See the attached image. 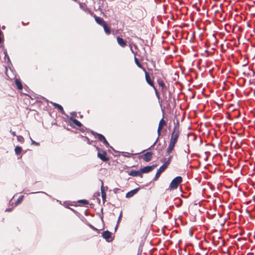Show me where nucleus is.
Returning a JSON list of instances; mask_svg holds the SVG:
<instances>
[{"mask_svg": "<svg viewBox=\"0 0 255 255\" xmlns=\"http://www.w3.org/2000/svg\"><path fill=\"white\" fill-rule=\"evenodd\" d=\"M17 139L19 142L21 143H23L24 141V138L21 135L17 136Z\"/></svg>", "mask_w": 255, "mask_h": 255, "instance_id": "473e14b6", "label": "nucleus"}, {"mask_svg": "<svg viewBox=\"0 0 255 255\" xmlns=\"http://www.w3.org/2000/svg\"><path fill=\"white\" fill-rule=\"evenodd\" d=\"M153 89L155 91V95H156V96L157 97V98L158 99V100H159L160 99V96H159V93L157 91V89L155 87H154L153 88Z\"/></svg>", "mask_w": 255, "mask_h": 255, "instance_id": "e433bc0d", "label": "nucleus"}, {"mask_svg": "<svg viewBox=\"0 0 255 255\" xmlns=\"http://www.w3.org/2000/svg\"><path fill=\"white\" fill-rule=\"evenodd\" d=\"M104 1L103 0V3H104ZM98 9L102 12H104V11H106L105 9H104V3H102L101 5H100Z\"/></svg>", "mask_w": 255, "mask_h": 255, "instance_id": "f704fd0d", "label": "nucleus"}, {"mask_svg": "<svg viewBox=\"0 0 255 255\" xmlns=\"http://www.w3.org/2000/svg\"><path fill=\"white\" fill-rule=\"evenodd\" d=\"M159 137V136H158V137L156 138V140L154 141V142H153V143L152 144V145H151L150 147L148 148L147 149H145V150H143L142 152L145 151L146 150H149V149H151L152 147H153L156 144V143H157V140H158Z\"/></svg>", "mask_w": 255, "mask_h": 255, "instance_id": "72a5a7b5", "label": "nucleus"}, {"mask_svg": "<svg viewBox=\"0 0 255 255\" xmlns=\"http://www.w3.org/2000/svg\"><path fill=\"white\" fill-rule=\"evenodd\" d=\"M128 175L133 177H142V174L141 173V172L140 171V170L139 171L132 170L128 172Z\"/></svg>", "mask_w": 255, "mask_h": 255, "instance_id": "9b49d317", "label": "nucleus"}, {"mask_svg": "<svg viewBox=\"0 0 255 255\" xmlns=\"http://www.w3.org/2000/svg\"><path fill=\"white\" fill-rule=\"evenodd\" d=\"M180 133L179 122L177 120L176 122H174V128L171 134L170 138L178 140Z\"/></svg>", "mask_w": 255, "mask_h": 255, "instance_id": "f257e3e1", "label": "nucleus"}, {"mask_svg": "<svg viewBox=\"0 0 255 255\" xmlns=\"http://www.w3.org/2000/svg\"><path fill=\"white\" fill-rule=\"evenodd\" d=\"M87 130V128L85 127H82L81 129H80V130L82 132H84L86 130Z\"/></svg>", "mask_w": 255, "mask_h": 255, "instance_id": "a18cd8bd", "label": "nucleus"}, {"mask_svg": "<svg viewBox=\"0 0 255 255\" xmlns=\"http://www.w3.org/2000/svg\"><path fill=\"white\" fill-rule=\"evenodd\" d=\"M3 53L4 54V59H7L8 66L9 67L10 70L12 72V70L10 67V66H12V63H11L10 58L7 54V50L6 49H3Z\"/></svg>", "mask_w": 255, "mask_h": 255, "instance_id": "4468645a", "label": "nucleus"}, {"mask_svg": "<svg viewBox=\"0 0 255 255\" xmlns=\"http://www.w3.org/2000/svg\"><path fill=\"white\" fill-rule=\"evenodd\" d=\"M166 168L167 167L165 166V165H162L157 171L155 177L154 178V180H157V179L160 176L161 173L163 172Z\"/></svg>", "mask_w": 255, "mask_h": 255, "instance_id": "1a4fd4ad", "label": "nucleus"}, {"mask_svg": "<svg viewBox=\"0 0 255 255\" xmlns=\"http://www.w3.org/2000/svg\"><path fill=\"white\" fill-rule=\"evenodd\" d=\"M0 36H3V33L0 29Z\"/></svg>", "mask_w": 255, "mask_h": 255, "instance_id": "864d4df0", "label": "nucleus"}, {"mask_svg": "<svg viewBox=\"0 0 255 255\" xmlns=\"http://www.w3.org/2000/svg\"><path fill=\"white\" fill-rule=\"evenodd\" d=\"M70 114H71V117H73V118L74 117H76L77 116V113L75 112H71Z\"/></svg>", "mask_w": 255, "mask_h": 255, "instance_id": "37998d69", "label": "nucleus"}, {"mask_svg": "<svg viewBox=\"0 0 255 255\" xmlns=\"http://www.w3.org/2000/svg\"><path fill=\"white\" fill-rule=\"evenodd\" d=\"M85 138L86 139L88 144H91L93 141H91L88 137H85Z\"/></svg>", "mask_w": 255, "mask_h": 255, "instance_id": "c03bdc74", "label": "nucleus"}, {"mask_svg": "<svg viewBox=\"0 0 255 255\" xmlns=\"http://www.w3.org/2000/svg\"><path fill=\"white\" fill-rule=\"evenodd\" d=\"M131 51H132V53H134L133 50L132 49V48H131Z\"/></svg>", "mask_w": 255, "mask_h": 255, "instance_id": "bf43d9fd", "label": "nucleus"}, {"mask_svg": "<svg viewBox=\"0 0 255 255\" xmlns=\"http://www.w3.org/2000/svg\"><path fill=\"white\" fill-rule=\"evenodd\" d=\"M15 85H16L18 89L21 90L22 89V85L21 81H20L19 79H15Z\"/></svg>", "mask_w": 255, "mask_h": 255, "instance_id": "b1692460", "label": "nucleus"}, {"mask_svg": "<svg viewBox=\"0 0 255 255\" xmlns=\"http://www.w3.org/2000/svg\"><path fill=\"white\" fill-rule=\"evenodd\" d=\"M119 190V189H118V188H115V189H114V192H115V193H116V192H117V190Z\"/></svg>", "mask_w": 255, "mask_h": 255, "instance_id": "5fc2aeb1", "label": "nucleus"}, {"mask_svg": "<svg viewBox=\"0 0 255 255\" xmlns=\"http://www.w3.org/2000/svg\"><path fill=\"white\" fill-rule=\"evenodd\" d=\"M184 152L187 153V157H188V154L190 152L189 144L187 145V148L184 149Z\"/></svg>", "mask_w": 255, "mask_h": 255, "instance_id": "c9c22d12", "label": "nucleus"}, {"mask_svg": "<svg viewBox=\"0 0 255 255\" xmlns=\"http://www.w3.org/2000/svg\"><path fill=\"white\" fill-rule=\"evenodd\" d=\"M44 193V194L47 195V194L44 192H31V194H35V193Z\"/></svg>", "mask_w": 255, "mask_h": 255, "instance_id": "09e8293b", "label": "nucleus"}, {"mask_svg": "<svg viewBox=\"0 0 255 255\" xmlns=\"http://www.w3.org/2000/svg\"><path fill=\"white\" fill-rule=\"evenodd\" d=\"M23 198V196H20L15 202V206L18 205L22 201Z\"/></svg>", "mask_w": 255, "mask_h": 255, "instance_id": "7c9ffc66", "label": "nucleus"}, {"mask_svg": "<svg viewBox=\"0 0 255 255\" xmlns=\"http://www.w3.org/2000/svg\"><path fill=\"white\" fill-rule=\"evenodd\" d=\"M69 120L71 121L75 125L79 127H82V124L77 120L73 118V117H70Z\"/></svg>", "mask_w": 255, "mask_h": 255, "instance_id": "aec40b11", "label": "nucleus"}, {"mask_svg": "<svg viewBox=\"0 0 255 255\" xmlns=\"http://www.w3.org/2000/svg\"><path fill=\"white\" fill-rule=\"evenodd\" d=\"M156 166L157 164H153L151 166H146L141 168L140 169V171L141 172V173H147L153 170Z\"/></svg>", "mask_w": 255, "mask_h": 255, "instance_id": "20e7f679", "label": "nucleus"}, {"mask_svg": "<svg viewBox=\"0 0 255 255\" xmlns=\"http://www.w3.org/2000/svg\"><path fill=\"white\" fill-rule=\"evenodd\" d=\"M118 44L122 47H125L127 46L126 41L122 37L118 36L117 38Z\"/></svg>", "mask_w": 255, "mask_h": 255, "instance_id": "2eb2a0df", "label": "nucleus"}, {"mask_svg": "<svg viewBox=\"0 0 255 255\" xmlns=\"http://www.w3.org/2000/svg\"><path fill=\"white\" fill-rule=\"evenodd\" d=\"M101 193H102V198L103 202H105L106 200V193L104 190L103 184L102 183V185L101 187Z\"/></svg>", "mask_w": 255, "mask_h": 255, "instance_id": "6ab92c4d", "label": "nucleus"}, {"mask_svg": "<svg viewBox=\"0 0 255 255\" xmlns=\"http://www.w3.org/2000/svg\"><path fill=\"white\" fill-rule=\"evenodd\" d=\"M7 69L6 67H5V74L6 75V76H7L8 78H10V77L7 75Z\"/></svg>", "mask_w": 255, "mask_h": 255, "instance_id": "3c124183", "label": "nucleus"}, {"mask_svg": "<svg viewBox=\"0 0 255 255\" xmlns=\"http://www.w3.org/2000/svg\"><path fill=\"white\" fill-rule=\"evenodd\" d=\"M50 103L53 106H54L55 108H57L61 114H64V111L63 110V108L60 105H59L55 103H53L52 102H50Z\"/></svg>", "mask_w": 255, "mask_h": 255, "instance_id": "dca6fc26", "label": "nucleus"}, {"mask_svg": "<svg viewBox=\"0 0 255 255\" xmlns=\"http://www.w3.org/2000/svg\"><path fill=\"white\" fill-rule=\"evenodd\" d=\"M90 132L95 137H97L98 140L101 142H102L105 139V137L102 134L97 133L92 130H90Z\"/></svg>", "mask_w": 255, "mask_h": 255, "instance_id": "9d476101", "label": "nucleus"}, {"mask_svg": "<svg viewBox=\"0 0 255 255\" xmlns=\"http://www.w3.org/2000/svg\"><path fill=\"white\" fill-rule=\"evenodd\" d=\"M172 158H173L172 155H169V156L167 158V159L165 161H164L163 165H165V166L167 168L168 165L170 164Z\"/></svg>", "mask_w": 255, "mask_h": 255, "instance_id": "4be33fe9", "label": "nucleus"}, {"mask_svg": "<svg viewBox=\"0 0 255 255\" xmlns=\"http://www.w3.org/2000/svg\"><path fill=\"white\" fill-rule=\"evenodd\" d=\"M166 125V123L164 120L163 118H162L159 121V123L158 125V128H157V134L158 136H160L161 135V131L163 127V126Z\"/></svg>", "mask_w": 255, "mask_h": 255, "instance_id": "6e6552de", "label": "nucleus"}, {"mask_svg": "<svg viewBox=\"0 0 255 255\" xmlns=\"http://www.w3.org/2000/svg\"><path fill=\"white\" fill-rule=\"evenodd\" d=\"M34 99H36V101H38L39 102H42V100L46 102L47 103L48 102V100H47L46 98H45L43 97H42L41 96H37V95H34L33 96Z\"/></svg>", "mask_w": 255, "mask_h": 255, "instance_id": "a211bd4d", "label": "nucleus"}, {"mask_svg": "<svg viewBox=\"0 0 255 255\" xmlns=\"http://www.w3.org/2000/svg\"><path fill=\"white\" fill-rule=\"evenodd\" d=\"M174 146H172L171 145H168L167 149H166V155H169L170 154V153H171V152L172 151V150L174 149Z\"/></svg>", "mask_w": 255, "mask_h": 255, "instance_id": "393cba45", "label": "nucleus"}, {"mask_svg": "<svg viewBox=\"0 0 255 255\" xmlns=\"http://www.w3.org/2000/svg\"><path fill=\"white\" fill-rule=\"evenodd\" d=\"M102 142L105 144V145L107 147H110L113 150H115L113 148L112 146H111L109 143V142H108V141L107 140V139L105 138L103 141Z\"/></svg>", "mask_w": 255, "mask_h": 255, "instance_id": "c756f323", "label": "nucleus"}, {"mask_svg": "<svg viewBox=\"0 0 255 255\" xmlns=\"http://www.w3.org/2000/svg\"><path fill=\"white\" fill-rule=\"evenodd\" d=\"M3 40V36H0V47L2 46V43Z\"/></svg>", "mask_w": 255, "mask_h": 255, "instance_id": "4c0bfd02", "label": "nucleus"}, {"mask_svg": "<svg viewBox=\"0 0 255 255\" xmlns=\"http://www.w3.org/2000/svg\"><path fill=\"white\" fill-rule=\"evenodd\" d=\"M137 255H140V254L138 253Z\"/></svg>", "mask_w": 255, "mask_h": 255, "instance_id": "680f3d73", "label": "nucleus"}, {"mask_svg": "<svg viewBox=\"0 0 255 255\" xmlns=\"http://www.w3.org/2000/svg\"><path fill=\"white\" fill-rule=\"evenodd\" d=\"M86 12L89 13L91 15L93 16L94 17V15H96L93 12H92L91 10H90L89 9V10H87Z\"/></svg>", "mask_w": 255, "mask_h": 255, "instance_id": "79ce46f5", "label": "nucleus"}, {"mask_svg": "<svg viewBox=\"0 0 255 255\" xmlns=\"http://www.w3.org/2000/svg\"><path fill=\"white\" fill-rule=\"evenodd\" d=\"M88 226L91 228L94 231H97V228H96L95 227H94L93 226H92L91 224L90 223H88L87 224Z\"/></svg>", "mask_w": 255, "mask_h": 255, "instance_id": "58836bf2", "label": "nucleus"}, {"mask_svg": "<svg viewBox=\"0 0 255 255\" xmlns=\"http://www.w3.org/2000/svg\"><path fill=\"white\" fill-rule=\"evenodd\" d=\"M79 203H82V205L85 206L88 204L89 202L86 200H80L78 201Z\"/></svg>", "mask_w": 255, "mask_h": 255, "instance_id": "2f4dec72", "label": "nucleus"}, {"mask_svg": "<svg viewBox=\"0 0 255 255\" xmlns=\"http://www.w3.org/2000/svg\"><path fill=\"white\" fill-rule=\"evenodd\" d=\"M21 150H22V148L20 146H16L15 149H14V151H15V154L16 155H18L19 153H20L21 152Z\"/></svg>", "mask_w": 255, "mask_h": 255, "instance_id": "c85d7f7f", "label": "nucleus"}, {"mask_svg": "<svg viewBox=\"0 0 255 255\" xmlns=\"http://www.w3.org/2000/svg\"><path fill=\"white\" fill-rule=\"evenodd\" d=\"M134 61L136 65L140 68L142 69L143 71H145L146 69L144 67H143L141 64L139 63L138 59L135 56L134 57Z\"/></svg>", "mask_w": 255, "mask_h": 255, "instance_id": "5701e85b", "label": "nucleus"}, {"mask_svg": "<svg viewBox=\"0 0 255 255\" xmlns=\"http://www.w3.org/2000/svg\"><path fill=\"white\" fill-rule=\"evenodd\" d=\"M118 225H119V224H117V225H116V227H115V231H116V230H117V228H118Z\"/></svg>", "mask_w": 255, "mask_h": 255, "instance_id": "6e6d98bb", "label": "nucleus"}, {"mask_svg": "<svg viewBox=\"0 0 255 255\" xmlns=\"http://www.w3.org/2000/svg\"><path fill=\"white\" fill-rule=\"evenodd\" d=\"M153 153L151 151L146 152L141 156V157L145 162H148L150 161L152 157Z\"/></svg>", "mask_w": 255, "mask_h": 255, "instance_id": "423d86ee", "label": "nucleus"}, {"mask_svg": "<svg viewBox=\"0 0 255 255\" xmlns=\"http://www.w3.org/2000/svg\"><path fill=\"white\" fill-rule=\"evenodd\" d=\"M122 211H121V212L120 214L119 217L118 218V222H117L118 224H119V223L122 219Z\"/></svg>", "mask_w": 255, "mask_h": 255, "instance_id": "ea45409f", "label": "nucleus"}, {"mask_svg": "<svg viewBox=\"0 0 255 255\" xmlns=\"http://www.w3.org/2000/svg\"><path fill=\"white\" fill-rule=\"evenodd\" d=\"M155 72L154 73V75H155V77L157 78V76H160L163 77V74L160 70L159 69H155Z\"/></svg>", "mask_w": 255, "mask_h": 255, "instance_id": "cd10ccee", "label": "nucleus"}, {"mask_svg": "<svg viewBox=\"0 0 255 255\" xmlns=\"http://www.w3.org/2000/svg\"><path fill=\"white\" fill-rule=\"evenodd\" d=\"M96 150L98 151V152H101V149H100V147H99L98 146H96Z\"/></svg>", "mask_w": 255, "mask_h": 255, "instance_id": "8fccbe9b", "label": "nucleus"}, {"mask_svg": "<svg viewBox=\"0 0 255 255\" xmlns=\"http://www.w3.org/2000/svg\"><path fill=\"white\" fill-rule=\"evenodd\" d=\"M139 190V188H136L134 189H133L129 192H128L126 195V198H129L132 197L134 195L137 193V192Z\"/></svg>", "mask_w": 255, "mask_h": 255, "instance_id": "f8f14e48", "label": "nucleus"}, {"mask_svg": "<svg viewBox=\"0 0 255 255\" xmlns=\"http://www.w3.org/2000/svg\"><path fill=\"white\" fill-rule=\"evenodd\" d=\"M104 27V31L106 34L109 35L111 33V29L109 25L105 23L103 25H102Z\"/></svg>", "mask_w": 255, "mask_h": 255, "instance_id": "412c9836", "label": "nucleus"}, {"mask_svg": "<svg viewBox=\"0 0 255 255\" xmlns=\"http://www.w3.org/2000/svg\"><path fill=\"white\" fill-rule=\"evenodd\" d=\"M22 23L23 25H25V23H24L23 22H22Z\"/></svg>", "mask_w": 255, "mask_h": 255, "instance_id": "052dcab7", "label": "nucleus"}, {"mask_svg": "<svg viewBox=\"0 0 255 255\" xmlns=\"http://www.w3.org/2000/svg\"><path fill=\"white\" fill-rule=\"evenodd\" d=\"M177 141H178L177 140L174 139L173 138L172 139V138H170L168 145L175 147V144L177 142Z\"/></svg>", "mask_w": 255, "mask_h": 255, "instance_id": "bb28decb", "label": "nucleus"}, {"mask_svg": "<svg viewBox=\"0 0 255 255\" xmlns=\"http://www.w3.org/2000/svg\"><path fill=\"white\" fill-rule=\"evenodd\" d=\"M31 143L32 144H35V145H39V143L38 142H36V141L33 140L31 138Z\"/></svg>", "mask_w": 255, "mask_h": 255, "instance_id": "49530a36", "label": "nucleus"}, {"mask_svg": "<svg viewBox=\"0 0 255 255\" xmlns=\"http://www.w3.org/2000/svg\"><path fill=\"white\" fill-rule=\"evenodd\" d=\"M169 97H170V96H171V92H169Z\"/></svg>", "mask_w": 255, "mask_h": 255, "instance_id": "4d7b16f0", "label": "nucleus"}, {"mask_svg": "<svg viewBox=\"0 0 255 255\" xmlns=\"http://www.w3.org/2000/svg\"><path fill=\"white\" fill-rule=\"evenodd\" d=\"M98 157L104 162H107L109 160V158L107 156V152L102 150V152H98Z\"/></svg>", "mask_w": 255, "mask_h": 255, "instance_id": "7ed1b4c3", "label": "nucleus"}, {"mask_svg": "<svg viewBox=\"0 0 255 255\" xmlns=\"http://www.w3.org/2000/svg\"><path fill=\"white\" fill-rule=\"evenodd\" d=\"M79 5H80V8L82 9L84 11L87 12V10H89V8H88L87 7V5L85 3H80Z\"/></svg>", "mask_w": 255, "mask_h": 255, "instance_id": "a878e982", "label": "nucleus"}, {"mask_svg": "<svg viewBox=\"0 0 255 255\" xmlns=\"http://www.w3.org/2000/svg\"><path fill=\"white\" fill-rule=\"evenodd\" d=\"M12 210V209L11 208H7L6 210H5V211L6 212H10Z\"/></svg>", "mask_w": 255, "mask_h": 255, "instance_id": "603ef678", "label": "nucleus"}, {"mask_svg": "<svg viewBox=\"0 0 255 255\" xmlns=\"http://www.w3.org/2000/svg\"><path fill=\"white\" fill-rule=\"evenodd\" d=\"M5 28V26H2V29H4Z\"/></svg>", "mask_w": 255, "mask_h": 255, "instance_id": "13d9d810", "label": "nucleus"}, {"mask_svg": "<svg viewBox=\"0 0 255 255\" xmlns=\"http://www.w3.org/2000/svg\"><path fill=\"white\" fill-rule=\"evenodd\" d=\"M10 132L12 134L13 136H16V132L15 131H12L11 130H10Z\"/></svg>", "mask_w": 255, "mask_h": 255, "instance_id": "de8ad7c7", "label": "nucleus"}, {"mask_svg": "<svg viewBox=\"0 0 255 255\" xmlns=\"http://www.w3.org/2000/svg\"><path fill=\"white\" fill-rule=\"evenodd\" d=\"M156 81L158 85L161 88V90L162 91H163L165 89H166V85L161 77L157 76Z\"/></svg>", "mask_w": 255, "mask_h": 255, "instance_id": "0eeeda50", "label": "nucleus"}, {"mask_svg": "<svg viewBox=\"0 0 255 255\" xmlns=\"http://www.w3.org/2000/svg\"><path fill=\"white\" fill-rule=\"evenodd\" d=\"M103 237L108 242L110 241V239L111 238L112 234L109 231H104L102 233Z\"/></svg>", "mask_w": 255, "mask_h": 255, "instance_id": "ddd939ff", "label": "nucleus"}, {"mask_svg": "<svg viewBox=\"0 0 255 255\" xmlns=\"http://www.w3.org/2000/svg\"><path fill=\"white\" fill-rule=\"evenodd\" d=\"M145 73V78L147 83L151 87L153 88L154 86L153 78H151L149 74L147 73L146 70L144 71Z\"/></svg>", "mask_w": 255, "mask_h": 255, "instance_id": "39448f33", "label": "nucleus"}, {"mask_svg": "<svg viewBox=\"0 0 255 255\" xmlns=\"http://www.w3.org/2000/svg\"><path fill=\"white\" fill-rule=\"evenodd\" d=\"M124 154H123V156L127 157H130L131 156V154L128 152H124Z\"/></svg>", "mask_w": 255, "mask_h": 255, "instance_id": "a19ab883", "label": "nucleus"}, {"mask_svg": "<svg viewBox=\"0 0 255 255\" xmlns=\"http://www.w3.org/2000/svg\"><path fill=\"white\" fill-rule=\"evenodd\" d=\"M182 181V178L181 176H178L174 178L171 182L169 189L170 190L176 189L178 188L180 183Z\"/></svg>", "mask_w": 255, "mask_h": 255, "instance_id": "f03ea898", "label": "nucleus"}, {"mask_svg": "<svg viewBox=\"0 0 255 255\" xmlns=\"http://www.w3.org/2000/svg\"><path fill=\"white\" fill-rule=\"evenodd\" d=\"M94 18L96 22L101 26L103 25L106 23L104 20L100 17L94 15Z\"/></svg>", "mask_w": 255, "mask_h": 255, "instance_id": "f3484780", "label": "nucleus"}]
</instances>
